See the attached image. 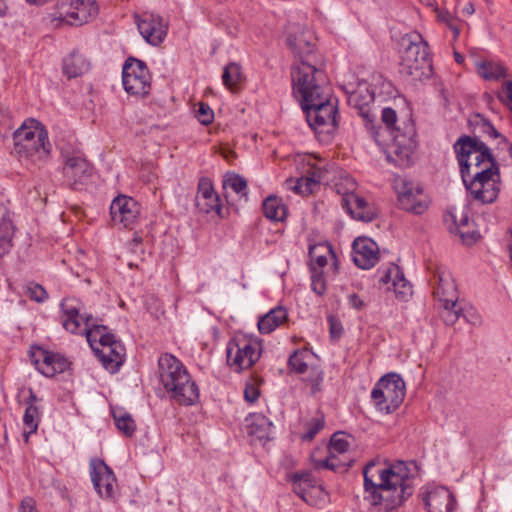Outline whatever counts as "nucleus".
Returning a JSON list of instances; mask_svg holds the SVG:
<instances>
[{
    "label": "nucleus",
    "instance_id": "56",
    "mask_svg": "<svg viewBox=\"0 0 512 512\" xmlns=\"http://www.w3.org/2000/svg\"><path fill=\"white\" fill-rule=\"evenodd\" d=\"M330 334L333 338H339L342 334V325L333 317H329Z\"/></svg>",
    "mask_w": 512,
    "mask_h": 512
},
{
    "label": "nucleus",
    "instance_id": "20",
    "mask_svg": "<svg viewBox=\"0 0 512 512\" xmlns=\"http://www.w3.org/2000/svg\"><path fill=\"white\" fill-rule=\"evenodd\" d=\"M31 361L37 370L46 377H53L69 367V361L59 353L37 348L31 353Z\"/></svg>",
    "mask_w": 512,
    "mask_h": 512
},
{
    "label": "nucleus",
    "instance_id": "16",
    "mask_svg": "<svg viewBox=\"0 0 512 512\" xmlns=\"http://www.w3.org/2000/svg\"><path fill=\"white\" fill-rule=\"evenodd\" d=\"M135 22L139 33L147 43L156 46L164 41L168 25L160 15L143 12L140 15H135Z\"/></svg>",
    "mask_w": 512,
    "mask_h": 512
},
{
    "label": "nucleus",
    "instance_id": "12",
    "mask_svg": "<svg viewBox=\"0 0 512 512\" xmlns=\"http://www.w3.org/2000/svg\"><path fill=\"white\" fill-rule=\"evenodd\" d=\"M344 182V189L342 188V184H336L337 192L342 195V207L353 219L363 222L372 221L376 217V212L364 198L355 193V180L350 177H346Z\"/></svg>",
    "mask_w": 512,
    "mask_h": 512
},
{
    "label": "nucleus",
    "instance_id": "47",
    "mask_svg": "<svg viewBox=\"0 0 512 512\" xmlns=\"http://www.w3.org/2000/svg\"><path fill=\"white\" fill-rule=\"evenodd\" d=\"M311 286L312 290L318 295H323L326 291V283L323 273L322 271H318L315 267H313L312 270Z\"/></svg>",
    "mask_w": 512,
    "mask_h": 512
},
{
    "label": "nucleus",
    "instance_id": "51",
    "mask_svg": "<svg viewBox=\"0 0 512 512\" xmlns=\"http://www.w3.org/2000/svg\"><path fill=\"white\" fill-rule=\"evenodd\" d=\"M360 98L359 93H354L350 96L349 100L350 102L355 103V107L358 108L360 116H362L364 119L368 121L367 125H369L372 120L370 119L371 116V109L368 105V103L365 104H359L358 100Z\"/></svg>",
    "mask_w": 512,
    "mask_h": 512
},
{
    "label": "nucleus",
    "instance_id": "11",
    "mask_svg": "<svg viewBox=\"0 0 512 512\" xmlns=\"http://www.w3.org/2000/svg\"><path fill=\"white\" fill-rule=\"evenodd\" d=\"M122 83L125 91L133 96L144 97L151 89V77L145 63L129 58L122 71Z\"/></svg>",
    "mask_w": 512,
    "mask_h": 512
},
{
    "label": "nucleus",
    "instance_id": "14",
    "mask_svg": "<svg viewBox=\"0 0 512 512\" xmlns=\"http://www.w3.org/2000/svg\"><path fill=\"white\" fill-rule=\"evenodd\" d=\"M395 188L398 202L403 210L414 214H422L429 205L428 196L419 185H414L405 179H397Z\"/></svg>",
    "mask_w": 512,
    "mask_h": 512
},
{
    "label": "nucleus",
    "instance_id": "54",
    "mask_svg": "<svg viewBox=\"0 0 512 512\" xmlns=\"http://www.w3.org/2000/svg\"><path fill=\"white\" fill-rule=\"evenodd\" d=\"M244 397L246 401L254 403L259 397V390L254 385H247L244 390Z\"/></svg>",
    "mask_w": 512,
    "mask_h": 512
},
{
    "label": "nucleus",
    "instance_id": "30",
    "mask_svg": "<svg viewBox=\"0 0 512 512\" xmlns=\"http://www.w3.org/2000/svg\"><path fill=\"white\" fill-rule=\"evenodd\" d=\"M288 319V312L284 307H276L262 316L258 321V329L261 333L269 334Z\"/></svg>",
    "mask_w": 512,
    "mask_h": 512
},
{
    "label": "nucleus",
    "instance_id": "59",
    "mask_svg": "<svg viewBox=\"0 0 512 512\" xmlns=\"http://www.w3.org/2000/svg\"><path fill=\"white\" fill-rule=\"evenodd\" d=\"M30 395H29V398L27 399L26 401V405H36V402L38 401V398L37 396L35 395V393L30 389Z\"/></svg>",
    "mask_w": 512,
    "mask_h": 512
},
{
    "label": "nucleus",
    "instance_id": "10",
    "mask_svg": "<svg viewBox=\"0 0 512 512\" xmlns=\"http://www.w3.org/2000/svg\"><path fill=\"white\" fill-rule=\"evenodd\" d=\"M261 352L258 339L246 335L235 336L227 344V363L239 372L252 367L259 360Z\"/></svg>",
    "mask_w": 512,
    "mask_h": 512
},
{
    "label": "nucleus",
    "instance_id": "26",
    "mask_svg": "<svg viewBox=\"0 0 512 512\" xmlns=\"http://www.w3.org/2000/svg\"><path fill=\"white\" fill-rule=\"evenodd\" d=\"M399 73L407 81L417 82L429 78L432 73L431 60L400 57Z\"/></svg>",
    "mask_w": 512,
    "mask_h": 512
},
{
    "label": "nucleus",
    "instance_id": "58",
    "mask_svg": "<svg viewBox=\"0 0 512 512\" xmlns=\"http://www.w3.org/2000/svg\"><path fill=\"white\" fill-rule=\"evenodd\" d=\"M348 303L356 310H361L365 306L364 301L355 293L348 296Z\"/></svg>",
    "mask_w": 512,
    "mask_h": 512
},
{
    "label": "nucleus",
    "instance_id": "43",
    "mask_svg": "<svg viewBox=\"0 0 512 512\" xmlns=\"http://www.w3.org/2000/svg\"><path fill=\"white\" fill-rule=\"evenodd\" d=\"M223 187L230 188L239 195H247V181L238 174H227L223 180Z\"/></svg>",
    "mask_w": 512,
    "mask_h": 512
},
{
    "label": "nucleus",
    "instance_id": "60",
    "mask_svg": "<svg viewBox=\"0 0 512 512\" xmlns=\"http://www.w3.org/2000/svg\"><path fill=\"white\" fill-rule=\"evenodd\" d=\"M474 5L472 3H467L463 8V13L466 15H472L474 13Z\"/></svg>",
    "mask_w": 512,
    "mask_h": 512
},
{
    "label": "nucleus",
    "instance_id": "24",
    "mask_svg": "<svg viewBox=\"0 0 512 512\" xmlns=\"http://www.w3.org/2000/svg\"><path fill=\"white\" fill-rule=\"evenodd\" d=\"M379 260V248L375 241L358 237L353 242V261L361 269L372 268Z\"/></svg>",
    "mask_w": 512,
    "mask_h": 512
},
{
    "label": "nucleus",
    "instance_id": "3",
    "mask_svg": "<svg viewBox=\"0 0 512 512\" xmlns=\"http://www.w3.org/2000/svg\"><path fill=\"white\" fill-rule=\"evenodd\" d=\"M365 500L389 511L401 505L413 493L408 469L404 462L381 467L376 461L363 469Z\"/></svg>",
    "mask_w": 512,
    "mask_h": 512
},
{
    "label": "nucleus",
    "instance_id": "52",
    "mask_svg": "<svg viewBox=\"0 0 512 512\" xmlns=\"http://www.w3.org/2000/svg\"><path fill=\"white\" fill-rule=\"evenodd\" d=\"M500 101L512 110V81H505L502 84L501 93L499 94Z\"/></svg>",
    "mask_w": 512,
    "mask_h": 512
},
{
    "label": "nucleus",
    "instance_id": "62",
    "mask_svg": "<svg viewBox=\"0 0 512 512\" xmlns=\"http://www.w3.org/2000/svg\"><path fill=\"white\" fill-rule=\"evenodd\" d=\"M30 4H37L40 0H26Z\"/></svg>",
    "mask_w": 512,
    "mask_h": 512
},
{
    "label": "nucleus",
    "instance_id": "34",
    "mask_svg": "<svg viewBox=\"0 0 512 512\" xmlns=\"http://www.w3.org/2000/svg\"><path fill=\"white\" fill-rule=\"evenodd\" d=\"M293 485L294 491L306 502L308 501V490H321L320 485L317 484V481L311 472L296 473L293 476Z\"/></svg>",
    "mask_w": 512,
    "mask_h": 512
},
{
    "label": "nucleus",
    "instance_id": "40",
    "mask_svg": "<svg viewBox=\"0 0 512 512\" xmlns=\"http://www.w3.org/2000/svg\"><path fill=\"white\" fill-rule=\"evenodd\" d=\"M39 416V409L36 405H28L26 407L23 416L24 434L26 435V437L37 431Z\"/></svg>",
    "mask_w": 512,
    "mask_h": 512
},
{
    "label": "nucleus",
    "instance_id": "25",
    "mask_svg": "<svg viewBox=\"0 0 512 512\" xmlns=\"http://www.w3.org/2000/svg\"><path fill=\"white\" fill-rule=\"evenodd\" d=\"M196 207L200 212L205 214L215 212L220 215L221 213V200L214 190L211 179L207 177L199 179L196 195Z\"/></svg>",
    "mask_w": 512,
    "mask_h": 512
},
{
    "label": "nucleus",
    "instance_id": "33",
    "mask_svg": "<svg viewBox=\"0 0 512 512\" xmlns=\"http://www.w3.org/2000/svg\"><path fill=\"white\" fill-rule=\"evenodd\" d=\"M318 183H320V175L319 172L314 171L311 176H302L297 180L292 178L287 179L285 181V187L298 194H310L312 193L313 186Z\"/></svg>",
    "mask_w": 512,
    "mask_h": 512
},
{
    "label": "nucleus",
    "instance_id": "42",
    "mask_svg": "<svg viewBox=\"0 0 512 512\" xmlns=\"http://www.w3.org/2000/svg\"><path fill=\"white\" fill-rule=\"evenodd\" d=\"M223 84L232 89L242 80L241 67L237 63H229L225 68L222 75Z\"/></svg>",
    "mask_w": 512,
    "mask_h": 512
},
{
    "label": "nucleus",
    "instance_id": "37",
    "mask_svg": "<svg viewBox=\"0 0 512 512\" xmlns=\"http://www.w3.org/2000/svg\"><path fill=\"white\" fill-rule=\"evenodd\" d=\"M272 422L262 414H255L251 417L249 432L258 438H269Z\"/></svg>",
    "mask_w": 512,
    "mask_h": 512
},
{
    "label": "nucleus",
    "instance_id": "21",
    "mask_svg": "<svg viewBox=\"0 0 512 512\" xmlns=\"http://www.w3.org/2000/svg\"><path fill=\"white\" fill-rule=\"evenodd\" d=\"M62 311L63 327L71 333H81L86 335V318L92 315H82L80 313V303L75 298H64L60 304Z\"/></svg>",
    "mask_w": 512,
    "mask_h": 512
},
{
    "label": "nucleus",
    "instance_id": "55",
    "mask_svg": "<svg viewBox=\"0 0 512 512\" xmlns=\"http://www.w3.org/2000/svg\"><path fill=\"white\" fill-rule=\"evenodd\" d=\"M19 512H38L36 502L32 498H25L19 506Z\"/></svg>",
    "mask_w": 512,
    "mask_h": 512
},
{
    "label": "nucleus",
    "instance_id": "31",
    "mask_svg": "<svg viewBox=\"0 0 512 512\" xmlns=\"http://www.w3.org/2000/svg\"><path fill=\"white\" fill-rule=\"evenodd\" d=\"M90 63L83 54L72 52L63 61V72L68 78H75L86 73Z\"/></svg>",
    "mask_w": 512,
    "mask_h": 512
},
{
    "label": "nucleus",
    "instance_id": "61",
    "mask_svg": "<svg viewBox=\"0 0 512 512\" xmlns=\"http://www.w3.org/2000/svg\"><path fill=\"white\" fill-rule=\"evenodd\" d=\"M455 59L458 63H461L464 58L460 54L455 53Z\"/></svg>",
    "mask_w": 512,
    "mask_h": 512
},
{
    "label": "nucleus",
    "instance_id": "35",
    "mask_svg": "<svg viewBox=\"0 0 512 512\" xmlns=\"http://www.w3.org/2000/svg\"><path fill=\"white\" fill-rule=\"evenodd\" d=\"M264 215L273 221H283L287 215V208L277 196H269L263 202Z\"/></svg>",
    "mask_w": 512,
    "mask_h": 512
},
{
    "label": "nucleus",
    "instance_id": "63",
    "mask_svg": "<svg viewBox=\"0 0 512 512\" xmlns=\"http://www.w3.org/2000/svg\"><path fill=\"white\" fill-rule=\"evenodd\" d=\"M310 170H313L311 173H313L314 171H317L319 172V175L321 176V172L319 169H313V167H310ZM312 174H310L309 176H311Z\"/></svg>",
    "mask_w": 512,
    "mask_h": 512
},
{
    "label": "nucleus",
    "instance_id": "49",
    "mask_svg": "<svg viewBox=\"0 0 512 512\" xmlns=\"http://www.w3.org/2000/svg\"><path fill=\"white\" fill-rule=\"evenodd\" d=\"M196 117L201 124L209 125L214 119V113L208 104L199 103V107L196 110Z\"/></svg>",
    "mask_w": 512,
    "mask_h": 512
},
{
    "label": "nucleus",
    "instance_id": "29",
    "mask_svg": "<svg viewBox=\"0 0 512 512\" xmlns=\"http://www.w3.org/2000/svg\"><path fill=\"white\" fill-rule=\"evenodd\" d=\"M436 285L434 294L441 303H453L458 300L457 288L450 272L438 269L433 276Z\"/></svg>",
    "mask_w": 512,
    "mask_h": 512
},
{
    "label": "nucleus",
    "instance_id": "53",
    "mask_svg": "<svg viewBox=\"0 0 512 512\" xmlns=\"http://www.w3.org/2000/svg\"><path fill=\"white\" fill-rule=\"evenodd\" d=\"M323 428V422L319 419H314L307 425V431L303 434V440H312L315 435Z\"/></svg>",
    "mask_w": 512,
    "mask_h": 512
},
{
    "label": "nucleus",
    "instance_id": "7",
    "mask_svg": "<svg viewBox=\"0 0 512 512\" xmlns=\"http://www.w3.org/2000/svg\"><path fill=\"white\" fill-rule=\"evenodd\" d=\"M99 7L96 0H59L56 12L49 16L50 24L81 26L96 18Z\"/></svg>",
    "mask_w": 512,
    "mask_h": 512
},
{
    "label": "nucleus",
    "instance_id": "13",
    "mask_svg": "<svg viewBox=\"0 0 512 512\" xmlns=\"http://www.w3.org/2000/svg\"><path fill=\"white\" fill-rule=\"evenodd\" d=\"M63 176L73 189L84 184L92 175V166L80 152L62 150Z\"/></svg>",
    "mask_w": 512,
    "mask_h": 512
},
{
    "label": "nucleus",
    "instance_id": "64",
    "mask_svg": "<svg viewBox=\"0 0 512 512\" xmlns=\"http://www.w3.org/2000/svg\"><path fill=\"white\" fill-rule=\"evenodd\" d=\"M377 134H378V132H373V136H374V139H375L376 141H378V139H377Z\"/></svg>",
    "mask_w": 512,
    "mask_h": 512
},
{
    "label": "nucleus",
    "instance_id": "32",
    "mask_svg": "<svg viewBox=\"0 0 512 512\" xmlns=\"http://www.w3.org/2000/svg\"><path fill=\"white\" fill-rule=\"evenodd\" d=\"M13 227L6 207L0 204V257L8 253L12 246Z\"/></svg>",
    "mask_w": 512,
    "mask_h": 512
},
{
    "label": "nucleus",
    "instance_id": "15",
    "mask_svg": "<svg viewBox=\"0 0 512 512\" xmlns=\"http://www.w3.org/2000/svg\"><path fill=\"white\" fill-rule=\"evenodd\" d=\"M90 475L94 488L100 497L113 499L117 492L116 477L111 468L101 459H92Z\"/></svg>",
    "mask_w": 512,
    "mask_h": 512
},
{
    "label": "nucleus",
    "instance_id": "6",
    "mask_svg": "<svg viewBox=\"0 0 512 512\" xmlns=\"http://www.w3.org/2000/svg\"><path fill=\"white\" fill-rule=\"evenodd\" d=\"M86 339L98 359L111 373H115L125 360V347L107 331L104 325L96 324L93 317L86 318Z\"/></svg>",
    "mask_w": 512,
    "mask_h": 512
},
{
    "label": "nucleus",
    "instance_id": "50",
    "mask_svg": "<svg viewBox=\"0 0 512 512\" xmlns=\"http://www.w3.org/2000/svg\"><path fill=\"white\" fill-rule=\"evenodd\" d=\"M27 295L36 302H43L48 297L46 290L36 283H30L27 286Z\"/></svg>",
    "mask_w": 512,
    "mask_h": 512
},
{
    "label": "nucleus",
    "instance_id": "22",
    "mask_svg": "<svg viewBox=\"0 0 512 512\" xmlns=\"http://www.w3.org/2000/svg\"><path fill=\"white\" fill-rule=\"evenodd\" d=\"M110 213L114 223L129 227L135 223L139 216L140 209L138 203L133 198L120 195L112 201Z\"/></svg>",
    "mask_w": 512,
    "mask_h": 512
},
{
    "label": "nucleus",
    "instance_id": "9",
    "mask_svg": "<svg viewBox=\"0 0 512 512\" xmlns=\"http://www.w3.org/2000/svg\"><path fill=\"white\" fill-rule=\"evenodd\" d=\"M381 119L389 130L393 143L391 145L392 152L403 163H409L416 147L414 136L415 130L410 123L405 126L403 132L397 127V114L396 111L390 107L382 110Z\"/></svg>",
    "mask_w": 512,
    "mask_h": 512
},
{
    "label": "nucleus",
    "instance_id": "17",
    "mask_svg": "<svg viewBox=\"0 0 512 512\" xmlns=\"http://www.w3.org/2000/svg\"><path fill=\"white\" fill-rule=\"evenodd\" d=\"M349 442L342 433H335L330 440L329 455L324 460H315L316 468H325L336 471L340 468L347 469L351 466V460L346 457Z\"/></svg>",
    "mask_w": 512,
    "mask_h": 512
},
{
    "label": "nucleus",
    "instance_id": "44",
    "mask_svg": "<svg viewBox=\"0 0 512 512\" xmlns=\"http://www.w3.org/2000/svg\"><path fill=\"white\" fill-rule=\"evenodd\" d=\"M443 310L441 317L447 325H454L457 320L462 316V309L459 307L457 300L453 303H442Z\"/></svg>",
    "mask_w": 512,
    "mask_h": 512
},
{
    "label": "nucleus",
    "instance_id": "8",
    "mask_svg": "<svg viewBox=\"0 0 512 512\" xmlns=\"http://www.w3.org/2000/svg\"><path fill=\"white\" fill-rule=\"evenodd\" d=\"M406 386L404 380L396 373H389L375 384L371 398L375 407L387 414L395 411L403 402Z\"/></svg>",
    "mask_w": 512,
    "mask_h": 512
},
{
    "label": "nucleus",
    "instance_id": "5",
    "mask_svg": "<svg viewBox=\"0 0 512 512\" xmlns=\"http://www.w3.org/2000/svg\"><path fill=\"white\" fill-rule=\"evenodd\" d=\"M13 153L21 160L34 165L43 163L51 152L48 132L36 119L25 120L13 133Z\"/></svg>",
    "mask_w": 512,
    "mask_h": 512
},
{
    "label": "nucleus",
    "instance_id": "39",
    "mask_svg": "<svg viewBox=\"0 0 512 512\" xmlns=\"http://www.w3.org/2000/svg\"><path fill=\"white\" fill-rule=\"evenodd\" d=\"M307 358H310L308 350H296L288 359V367L297 374H304L308 371Z\"/></svg>",
    "mask_w": 512,
    "mask_h": 512
},
{
    "label": "nucleus",
    "instance_id": "57",
    "mask_svg": "<svg viewBox=\"0 0 512 512\" xmlns=\"http://www.w3.org/2000/svg\"><path fill=\"white\" fill-rule=\"evenodd\" d=\"M462 316L466 319V321L474 326L481 324V317L473 310H468L465 313H462Z\"/></svg>",
    "mask_w": 512,
    "mask_h": 512
},
{
    "label": "nucleus",
    "instance_id": "27",
    "mask_svg": "<svg viewBox=\"0 0 512 512\" xmlns=\"http://www.w3.org/2000/svg\"><path fill=\"white\" fill-rule=\"evenodd\" d=\"M400 57L431 60L428 52V44L417 32L405 34L400 41Z\"/></svg>",
    "mask_w": 512,
    "mask_h": 512
},
{
    "label": "nucleus",
    "instance_id": "19",
    "mask_svg": "<svg viewBox=\"0 0 512 512\" xmlns=\"http://www.w3.org/2000/svg\"><path fill=\"white\" fill-rule=\"evenodd\" d=\"M427 512H455L454 494L444 486H427L422 493Z\"/></svg>",
    "mask_w": 512,
    "mask_h": 512
},
{
    "label": "nucleus",
    "instance_id": "48",
    "mask_svg": "<svg viewBox=\"0 0 512 512\" xmlns=\"http://www.w3.org/2000/svg\"><path fill=\"white\" fill-rule=\"evenodd\" d=\"M438 20L444 24H446L451 31L454 34V37H457L459 34V25H458V19L455 18L450 12L448 11H439L437 14Z\"/></svg>",
    "mask_w": 512,
    "mask_h": 512
},
{
    "label": "nucleus",
    "instance_id": "23",
    "mask_svg": "<svg viewBox=\"0 0 512 512\" xmlns=\"http://www.w3.org/2000/svg\"><path fill=\"white\" fill-rule=\"evenodd\" d=\"M380 287L393 291L395 295L403 300L412 295V286L405 279L403 272L399 266L391 264L379 279Z\"/></svg>",
    "mask_w": 512,
    "mask_h": 512
},
{
    "label": "nucleus",
    "instance_id": "18",
    "mask_svg": "<svg viewBox=\"0 0 512 512\" xmlns=\"http://www.w3.org/2000/svg\"><path fill=\"white\" fill-rule=\"evenodd\" d=\"M286 43L288 47L300 58V62L294 64L292 67V76L294 69L300 66L303 61H307L317 67L316 64L312 61L314 36L309 30H306L300 26L294 27L292 31L288 32Z\"/></svg>",
    "mask_w": 512,
    "mask_h": 512
},
{
    "label": "nucleus",
    "instance_id": "38",
    "mask_svg": "<svg viewBox=\"0 0 512 512\" xmlns=\"http://www.w3.org/2000/svg\"><path fill=\"white\" fill-rule=\"evenodd\" d=\"M328 255H333L331 246L326 243H319L309 247V256L312 265H317L319 268H323L327 265Z\"/></svg>",
    "mask_w": 512,
    "mask_h": 512
},
{
    "label": "nucleus",
    "instance_id": "28",
    "mask_svg": "<svg viewBox=\"0 0 512 512\" xmlns=\"http://www.w3.org/2000/svg\"><path fill=\"white\" fill-rule=\"evenodd\" d=\"M450 217L454 222L456 233L459 235L461 241L465 245L470 246L478 241L480 238V233L476 229L475 223L470 221L468 213L465 209L460 211L454 209L450 213Z\"/></svg>",
    "mask_w": 512,
    "mask_h": 512
},
{
    "label": "nucleus",
    "instance_id": "2",
    "mask_svg": "<svg viewBox=\"0 0 512 512\" xmlns=\"http://www.w3.org/2000/svg\"><path fill=\"white\" fill-rule=\"evenodd\" d=\"M463 183L476 201L494 202L500 191L499 166L488 146L476 137L462 136L454 144Z\"/></svg>",
    "mask_w": 512,
    "mask_h": 512
},
{
    "label": "nucleus",
    "instance_id": "4",
    "mask_svg": "<svg viewBox=\"0 0 512 512\" xmlns=\"http://www.w3.org/2000/svg\"><path fill=\"white\" fill-rule=\"evenodd\" d=\"M158 377L170 398L181 405H193L199 399V389L186 367L174 355L162 354L158 359Z\"/></svg>",
    "mask_w": 512,
    "mask_h": 512
},
{
    "label": "nucleus",
    "instance_id": "36",
    "mask_svg": "<svg viewBox=\"0 0 512 512\" xmlns=\"http://www.w3.org/2000/svg\"><path fill=\"white\" fill-rule=\"evenodd\" d=\"M112 415L117 429L123 435L131 437L136 430V423L132 416L122 409H113Z\"/></svg>",
    "mask_w": 512,
    "mask_h": 512
},
{
    "label": "nucleus",
    "instance_id": "1",
    "mask_svg": "<svg viewBox=\"0 0 512 512\" xmlns=\"http://www.w3.org/2000/svg\"><path fill=\"white\" fill-rule=\"evenodd\" d=\"M293 91L300 99L309 127L321 142H329L338 128L337 100L321 67L303 61L293 72Z\"/></svg>",
    "mask_w": 512,
    "mask_h": 512
},
{
    "label": "nucleus",
    "instance_id": "41",
    "mask_svg": "<svg viewBox=\"0 0 512 512\" xmlns=\"http://www.w3.org/2000/svg\"><path fill=\"white\" fill-rule=\"evenodd\" d=\"M478 73L486 80H499L505 76V68L497 63L482 62L478 65Z\"/></svg>",
    "mask_w": 512,
    "mask_h": 512
},
{
    "label": "nucleus",
    "instance_id": "45",
    "mask_svg": "<svg viewBox=\"0 0 512 512\" xmlns=\"http://www.w3.org/2000/svg\"><path fill=\"white\" fill-rule=\"evenodd\" d=\"M482 130L490 137L499 138V145H501L503 148H506L510 154V157L512 158V143H510L506 137L502 136L490 122L483 121Z\"/></svg>",
    "mask_w": 512,
    "mask_h": 512
},
{
    "label": "nucleus",
    "instance_id": "46",
    "mask_svg": "<svg viewBox=\"0 0 512 512\" xmlns=\"http://www.w3.org/2000/svg\"><path fill=\"white\" fill-rule=\"evenodd\" d=\"M305 381L311 385V393L316 394L321 391V385L323 382V372L318 367H312L309 376L305 378Z\"/></svg>",
    "mask_w": 512,
    "mask_h": 512
}]
</instances>
